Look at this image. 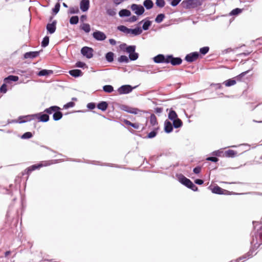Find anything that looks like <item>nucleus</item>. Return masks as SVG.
<instances>
[{"label":"nucleus","mask_w":262,"mask_h":262,"mask_svg":"<svg viewBox=\"0 0 262 262\" xmlns=\"http://www.w3.org/2000/svg\"><path fill=\"white\" fill-rule=\"evenodd\" d=\"M136 47V46H128L125 49V52L129 54V59L132 61L137 60L139 57L138 53L135 52Z\"/></svg>","instance_id":"obj_1"},{"label":"nucleus","mask_w":262,"mask_h":262,"mask_svg":"<svg viewBox=\"0 0 262 262\" xmlns=\"http://www.w3.org/2000/svg\"><path fill=\"white\" fill-rule=\"evenodd\" d=\"M182 60L180 57H174L172 55L166 56V63H170L172 66H178L182 63Z\"/></svg>","instance_id":"obj_2"},{"label":"nucleus","mask_w":262,"mask_h":262,"mask_svg":"<svg viewBox=\"0 0 262 262\" xmlns=\"http://www.w3.org/2000/svg\"><path fill=\"white\" fill-rule=\"evenodd\" d=\"M130 9L138 15L143 14L145 11L144 7L141 5L133 4L130 6Z\"/></svg>","instance_id":"obj_3"},{"label":"nucleus","mask_w":262,"mask_h":262,"mask_svg":"<svg viewBox=\"0 0 262 262\" xmlns=\"http://www.w3.org/2000/svg\"><path fill=\"white\" fill-rule=\"evenodd\" d=\"M93 49L88 47H84L81 50V53L88 59L93 56Z\"/></svg>","instance_id":"obj_4"},{"label":"nucleus","mask_w":262,"mask_h":262,"mask_svg":"<svg viewBox=\"0 0 262 262\" xmlns=\"http://www.w3.org/2000/svg\"><path fill=\"white\" fill-rule=\"evenodd\" d=\"M199 57V53L197 52H194L188 54L185 57V60L188 62H192L196 61Z\"/></svg>","instance_id":"obj_5"},{"label":"nucleus","mask_w":262,"mask_h":262,"mask_svg":"<svg viewBox=\"0 0 262 262\" xmlns=\"http://www.w3.org/2000/svg\"><path fill=\"white\" fill-rule=\"evenodd\" d=\"M186 8H196L202 5V2L201 0H186Z\"/></svg>","instance_id":"obj_6"},{"label":"nucleus","mask_w":262,"mask_h":262,"mask_svg":"<svg viewBox=\"0 0 262 262\" xmlns=\"http://www.w3.org/2000/svg\"><path fill=\"white\" fill-rule=\"evenodd\" d=\"M35 118L38 119V121L42 122H47L49 120V116L47 114H43L41 112L37 114H35Z\"/></svg>","instance_id":"obj_7"},{"label":"nucleus","mask_w":262,"mask_h":262,"mask_svg":"<svg viewBox=\"0 0 262 262\" xmlns=\"http://www.w3.org/2000/svg\"><path fill=\"white\" fill-rule=\"evenodd\" d=\"M259 239L262 238V227L257 231V233L255 235V238L253 237L252 240L251 242V244L254 245L255 246L257 245L259 246L261 243L258 242Z\"/></svg>","instance_id":"obj_8"},{"label":"nucleus","mask_w":262,"mask_h":262,"mask_svg":"<svg viewBox=\"0 0 262 262\" xmlns=\"http://www.w3.org/2000/svg\"><path fill=\"white\" fill-rule=\"evenodd\" d=\"M133 88L129 85H123L119 88L117 90L119 94H126L131 92Z\"/></svg>","instance_id":"obj_9"},{"label":"nucleus","mask_w":262,"mask_h":262,"mask_svg":"<svg viewBox=\"0 0 262 262\" xmlns=\"http://www.w3.org/2000/svg\"><path fill=\"white\" fill-rule=\"evenodd\" d=\"M57 20H54L52 23H48L47 25L46 28L47 32L49 34H53L56 29Z\"/></svg>","instance_id":"obj_10"},{"label":"nucleus","mask_w":262,"mask_h":262,"mask_svg":"<svg viewBox=\"0 0 262 262\" xmlns=\"http://www.w3.org/2000/svg\"><path fill=\"white\" fill-rule=\"evenodd\" d=\"M93 37L97 40L103 41L106 38L105 34L100 31H96L93 33Z\"/></svg>","instance_id":"obj_11"},{"label":"nucleus","mask_w":262,"mask_h":262,"mask_svg":"<svg viewBox=\"0 0 262 262\" xmlns=\"http://www.w3.org/2000/svg\"><path fill=\"white\" fill-rule=\"evenodd\" d=\"M122 110L133 114H138L139 110L137 108H134L127 105H123L121 107Z\"/></svg>","instance_id":"obj_12"},{"label":"nucleus","mask_w":262,"mask_h":262,"mask_svg":"<svg viewBox=\"0 0 262 262\" xmlns=\"http://www.w3.org/2000/svg\"><path fill=\"white\" fill-rule=\"evenodd\" d=\"M90 7L89 0H81L80 3V8L83 12L88 11Z\"/></svg>","instance_id":"obj_13"},{"label":"nucleus","mask_w":262,"mask_h":262,"mask_svg":"<svg viewBox=\"0 0 262 262\" xmlns=\"http://www.w3.org/2000/svg\"><path fill=\"white\" fill-rule=\"evenodd\" d=\"M40 53L39 51H31V52H26L24 55V57L25 59L30 58L33 59L34 58L37 57L39 56Z\"/></svg>","instance_id":"obj_14"},{"label":"nucleus","mask_w":262,"mask_h":262,"mask_svg":"<svg viewBox=\"0 0 262 262\" xmlns=\"http://www.w3.org/2000/svg\"><path fill=\"white\" fill-rule=\"evenodd\" d=\"M153 60L157 63H166V57H165L163 54H159L155 56Z\"/></svg>","instance_id":"obj_15"},{"label":"nucleus","mask_w":262,"mask_h":262,"mask_svg":"<svg viewBox=\"0 0 262 262\" xmlns=\"http://www.w3.org/2000/svg\"><path fill=\"white\" fill-rule=\"evenodd\" d=\"M34 114L27 115L25 116L20 117L19 118V123H25L27 121H31L32 120L35 119Z\"/></svg>","instance_id":"obj_16"},{"label":"nucleus","mask_w":262,"mask_h":262,"mask_svg":"<svg viewBox=\"0 0 262 262\" xmlns=\"http://www.w3.org/2000/svg\"><path fill=\"white\" fill-rule=\"evenodd\" d=\"M173 130L172 124L168 120L164 122V130L166 133H170Z\"/></svg>","instance_id":"obj_17"},{"label":"nucleus","mask_w":262,"mask_h":262,"mask_svg":"<svg viewBox=\"0 0 262 262\" xmlns=\"http://www.w3.org/2000/svg\"><path fill=\"white\" fill-rule=\"evenodd\" d=\"M179 180L181 183L186 186V187H187L191 182L189 179L187 178L183 174L179 175Z\"/></svg>","instance_id":"obj_18"},{"label":"nucleus","mask_w":262,"mask_h":262,"mask_svg":"<svg viewBox=\"0 0 262 262\" xmlns=\"http://www.w3.org/2000/svg\"><path fill=\"white\" fill-rule=\"evenodd\" d=\"M142 32V29L140 27H137L135 29H129L128 34H132L133 36H137L141 34Z\"/></svg>","instance_id":"obj_19"},{"label":"nucleus","mask_w":262,"mask_h":262,"mask_svg":"<svg viewBox=\"0 0 262 262\" xmlns=\"http://www.w3.org/2000/svg\"><path fill=\"white\" fill-rule=\"evenodd\" d=\"M69 73L70 75L74 77H80L82 75V72L80 70L74 69L70 70Z\"/></svg>","instance_id":"obj_20"},{"label":"nucleus","mask_w":262,"mask_h":262,"mask_svg":"<svg viewBox=\"0 0 262 262\" xmlns=\"http://www.w3.org/2000/svg\"><path fill=\"white\" fill-rule=\"evenodd\" d=\"M212 192L215 194H224V192L226 190L225 189H222L221 187H219V186H214L211 189Z\"/></svg>","instance_id":"obj_21"},{"label":"nucleus","mask_w":262,"mask_h":262,"mask_svg":"<svg viewBox=\"0 0 262 262\" xmlns=\"http://www.w3.org/2000/svg\"><path fill=\"white\" fill-rule=\"evenodd\" d=\"M60 109L56 110L53 114V118L55 121L59 120L62 117V113L60 111Z\"/></svg>","instance_id":"obj_22"},{"label":"nucleus","mask_w":262,"mask_h":262,"mask_svg":"<svg viewBox=\"0 0 262 262\" xmlns=\"http://www.w3.org/2000/svg\"><path fill=\"white\" fill-rule=\"evenodd\" d=\"M60 109V107L57 106H52L49 108H47L44 110L43 113H46L47 114H51L54 113L56 110Z\"/></svg>","instance_id":"obj_23"},{"label":"nucleus","mask_w":262,"mask_h":262,"mask_svg":"<svg viewBox=\"0 0 262 262\" xmlns=\"http://www.w3.org/2000/svg\"><path fill=\"white\" fill-rule=\"evenodd\" d=\"M108 107V104L106 101H101L98 103L97 108L102 111H105Z\"/></svg>","instance_id":"obj_24"},{"label":"nucleus","mask_w":262,"mask_h":262,"mask_svg":"<svg viewBox=\"0 0 262 262\" xmlns=\"http://www.w3.org/2000/svg\"><path fill=\"white\" fill-rule=\"evenodd\" d=\"M18 80V77L14 75H9L4 80L5 83H9L10 81H17Z\"/></svg>","instance_id":"obj_25"},{"label":"nucleus","mask_w":262,"mask_h":262,"mask_svg":"<svg viewBox=\"0 0 262 262\" xmlns=\"http://www.w3.org/2000/svg\"><path fill=\"white\" fill-rule=\"evenodd\" d=\"M129 60H130L129 59V57H128L125 55H121L117 59V61L119 63H127L129 62Z\"/></svg>","instance_id":"obj_26"},{"label":"nucleus","mask_w":262,"mask_h":262,"mask_svg":"<svg viewBox=\"0 0 262 262\" xmlns=\"http://www.w3.org/2000/svg\"><path fill=\"white\" fill-rule=\"evenodd\" d=\"M41 166V165H33L25 169V172H26L27 174H29L32 171L40 168Z\"/></svg>","instance_id":"obj_27"},{"label":"nucleus","mask_w":262,"mask_h":262,"mask_svg":"<svg viewBox=\"0 0 262 262\" xmlns=\"http://www.w3.org/2000/svg\"><path fill=\"white\" fill-rule=\"evenodd\" d=\"M225 155L226 157L233 158L237 155V152L232 149H229L225 151Z\"/></svg>","instance_id":"obj_28"},{"label":"nucleus","mask_w":262,"mask_h":262,"mask_svg":"<svg viewBox=\"0 0 262 262\" xmlns=\"http://www.w3.org/2000/svg\"><path fill=\"white\" fill-rule=\"evenodd\" d=\"M150 124L154 127H158L157 118L154 114H151L150 116Z\"/></svg>","instance_id":"obj_29"},{"label":"nucleus","mask_w":262,"mask_h":262,"mask_svg":"<svg viewBox=\"0 0 262 262\" xmlns=\"http://www.w3.org/2000/svg\"><path fill=\"white\" fill-rule=\"evenodd\" d=\"M53 73L52 70H42L40 71L38 73V75L39 76H45L47 75H49L52 74Z\"/></svg>","instance_id":"obj_30"},{"label":"nucleus","mask_w":262,"mask_h":262,"mask_svg":"<svg viewBox=\"0 0 262 262\" xmlns=\"http://www.w3.org/2000/svg\"><path fill=\"white\" fill-rule=\"evenodd\" d=\"M120 17H128L131 15L130 11L127 9H122L119 12Z\"/></svg>","instance_id":"obj_31"},{"label":"nucleus","mask_w":262,"mask_h":262,"mask_svg":"<svg viewBox=\"0 0 262 262\" xmlns=\"http://www.w3.org/2000/svg\"><path fill=\"white\" fill-rule=\"evenodd\" d=\"M143 5L146 9L149 10L152 8L154 4L151 0H145Z\"/></svg>","instance_id":"obj_32"},{"label":"nucleus","mask_w":262,"mask_h":262,"mask_svg":"<svg viewBox=\"0 0 262 262\" xmlns=\"http://www.w3.org/2000/svg\"><path fill=\"white\" fill-rule=\"evenodd\" d=\"M236 81V79H234V78H232V79H229L225 81L223 83L226 86H232V85H234V84H235Z\"/></svg>","instance_id":"obj_33"},{"label":"nucleus","mask_w":262,"mask_h":262,"mask_svg":"<svg viewBox=\"0 0 262 262\" xmlns=\"http://www.w3.org/2000/svg\"><path fill=\"white\" fill-rule=\"evenodd\" d=\"M114 54L112 52L107 53L105 55V58L107 62H112L114 60Z\"/></svg>","instance_id":"obj_34"},{"label":"nucleus","mask_w":262,"mask_h":262,"mask_svg":"<svg viewBox=\"0 0 262 262\" xmlns=\"http://www.w3.org/2000/svg\"><path fill=\"white\" fill-rule=\"evenodd\" d=\"M168 118L172 121L178 119V115L176 112L173 110H170L168 114Z\"/></svg>","instance_id":"obj_35"},{"label":"nucleus","mask_w":262,"mask_h":262,"mask_svg":"<svg viewBox=\"0 0 262 262\" xmlns=\"http://www.w3.org/2000/svg\"><path fill=\"white\" fill-rule=\"evenodd\" d=\"M172 121H173V124H172L173 126L176 128L180 127L181 126H182V124H183L182 121L179 118L173 120Z\"/></svg>","instance_id":"obj_36"},{"label":"nucleus","mask_w":262,"mask_h":262,"mask_svg":"<svg viewBox=\"0 0 262 262\" xmlns=\"http://www.w3.org/2000/svg\"><path fill=\"white\" fill-rule=\"evenodd\" d=\"M158 129H159V127H154L153 130L148 134L147 138L151 139V138H153L155 137H156V136L157 134V130Z\"/></svg>","instance_id":"obj_37"},{"label":"nucleus","mask_w":262,"mask_h":262,"mask_svg":"<svg viewBox=\"0 0 262 262\" xmlns=\"http://www.w3.org/2000/svg\"><path fill=\"white\" fill-rule=\"evenodd\" d=\"M103 90L108 93H111L114 91V88L111 85H105L103 87Z\"/></svg>","instance_id":"obj_38"},{"label":"nucleus","mask_w":262,"mask_h":262,"mask_svg":"<svg viewBox=\"0 0 262 262\" xmlns=\"http://www.w3.org/2000/svg\"><path fill=\"white\" fill-rule=\"evenodd\" d=\"M79 12V9L77 7H71L70 8L68 13L70 14H77Z\"/></svg>","instance_id":"obj_39"},{"label":"nucleus","mask_w":262,"mask_h":262,"mask_svg":"<svg viewBox=\"0 0 262 262\" xmlns=\"http://www.w3.org/2000/svg\"><path fill=\"white\" fill-rule=\"evenodd\" d=\"M151 25V21L149 20H145L142 26V30H147Z\"/></svg>","instance_id":"obj_40"},{"label":"nucleus","mask_w":262,"mask_h":262,"mask_svg":"<svg viewBox=\"0 0 262 262\" xmlns=\"http://www.w3.org/2000/svg\"><path fill=\"white\" fill-rule=\"evenodd\" d=\"M81 29L86 33L90 32L91 30L90 26L89 24H83L81 26Z\"/></svg>","instance_id":"obj_41"},{"label":"nucleus","mask_w":262,"mask_h":262,"mask_svg":"<svg viewBox=\"0 0 262 262\" xmlns=\"http://www.w3.org/2000/svg\"><path fill=\"white\" fill-rule=\"evenodd\" d=\"M79 18L78 16H73L70 19V23L71 25H76L78 23Z\"/></svg>","instance_id":"obj_42"},{"label":"nucleus","mask_w":262,"mask_h":262,"mask_svg":"<svg viewBox=\"0 0 262 262\" xmlns=\"http://www.w3.org/2000/svg\"><path fill=\"white\" fill-rule=\"evenodd\" d=\"M49 43V37L46 36L43 37L42 41H41V46L42 47H46L48 46Z\"/></svg>","instance_id":"obj_43"},{"label":"nucleus","mask_w":262,"mask_h":262,"mask_svg":"<svg viewBox=\"0 0 262 262\" xmlns=\"http://www.w3.org/2000/svg\"><path fill=\"white\" fill-rule=\"evenodd\" d=\"M250 70H247L245 72H242V73H241L240 74H239L238 75L236 76L234 78L237 80V81H241L243 77L244 76H245Z\"/></svg>","instance_id":"obj_44"},{"label":"nucleus","mask_w":262,"mask_h":262,"mask_svg":"<svg viewBox=\"0 0 262 262\" xmlns=\"http://www.w3.org/2000/svg\"><path fill=\"white\" fill-rule=\"evenodd\" d=\"M117 29L119 30L120 31H121L126 34H128V32L129 28H127L126 27L121 25L117 27Z\"/></svg>","instance_id":"obj_45"},{"label":"nucleus","mask_w":262,"mask_h":262,"mask_svg":"<svg viewBox=\"0 0 262 262\" xmlns=\"http://www.w3.org/2000/svg\"><path fill=\"white\" fill-rule=\"evenodd\" d=\"M165 15L164 14H158L155 19V21L157 23H160L163 21Z\"/></svg>","instance_id":"obj_46"},{"label":"nucleus","mask_w":262,"mask_h":262,"mask_svg":"<svg viewBox=\"0 0 262 262\" xmlns=\"http://www.w3.org/2000/svg\"><path fill=\"white\" fill-rule=\"evenodd\" d=\"M106 13L111 16H114L116 14V10L113 8H110L106 10Z\"/></svg>","instance_id":"obj_47"},{"label":"nucleus","mask_w":262,"mask_h":262,"mask_svg":"<svg viewBox=\"0 0 262 262\" xmlns=\"http://www.w3.org/2000/svg\"><path fill=\"white\" fill-rule=\"evenodd\" d=\"M209 48L208 47H204L201 48L200 49V53L201 54L204 55L206 54L209 52Z\"/></svg>","instance_id":"obj_48"},{"label":"nucleus","mask_w":262,"mask_h":262,"mask_svg":"<svg viewBox=\"0 0 262 262\" xmlns=\"http://www.w3.org/2000/svg\"><path fill=\"white\" fill-rule=\"evenodd\" d=\"M60 5L59 3H57L55 4L54 8L52 9L53 13L54 14H56L58 13L60 10Z\"/></svg>","instance_id":"obj_49"},{"label":"nucleus","mask_w":262,"mask_h":262,"mask_svg":"<svg viewBox=\"0 0 262 262\" xmlns=\"http://www.w3.org/2000/svg\"><path fill=\"white\" fill-rule=\"evenodd\" d=\"M242 10L239 8H236L232 10L230 13L231 15H236L241 13Z\"/></svg>","instance_id":"obj_50"},{"label":"nucleus","mask_w":262,"mask_h":262,"mask_svg":"<svg viewBox=\"0 0 262 262\" xmlns=\"http://www.w3.org/2000/svg\"><path fill=\"white\" fill-rule=\"evenodd\" d=\"M187 187H188L189 189H191L194 191H196L198 190V187L195 184H194L192 182L190 183V184Z\"/></svg>","instance_id":"obj_51"},{"label":"nucleus","mask_w":262,"mask_h":262,"mask_svg":"<svg viewBox=\"0 0 262 262\" xmlns=\"http://www.w3.org/2000/svg\"><path fill=\"white\" fill-rule=\"evenodd\" d=\"M156 4L157 6L163 8L165 6V3L164 0H156Z\"/></svg>","instance_id":"obj_52"},{"label":"nucleus","mask_w":262,"mask_h":262,"mask_svg":"<svg viewBox=\"0 0 262 262\" xmlns=\"http://www.w3.org/2000/svg\"><path fill=\"white\" fill-rule=\"evenodd\" d=\"M32 137V134L31 132H26L24 133L22 136V139H29Z\"/></svg>","instance_id":"obj_53"},{"label":"nucleus","mask_w":262,"mask_h":262,"mask_svg":"<svg viewBox=\"0 0 262 262\" xmlns=\"http://www.w3.org/2000/svg\"><path fill=\"white\" fill-rule=\"evenodd\" d=\"M75 105V103L73 102H69L67 104H64L63 106V108L65 109H67L70 107H73Z\"/></svg>","instance_id":"obj_54"},{"label":"nucleus","mask_w":262,"mask_h":262,"mask_svg":"<svg viewBox=\"0 0 262 262\" xmlns=\"http://www.w3.org/2000/svg\"><path fill=\"white\" fill-rule=\"evenodd\" d=\"M7 91V85L5 83H4L0 88V92L3 93H6Z\"/></svg>","instance_id":"obj_55"},{"label":"nucleus","mask_w":262,"mask_h":262,"mask_svg":"<svg viewBox=\"0 0 262 262\" xmlns=\"http://www.w3.org/2000/svg\"><path fill=\"white\" fill-rule=\"evenodd\" d=\"M76 66L78 68H83L86 66V64L81 61H78L76 63Z\"/></svg>","instance_id":"obj_56"},{"label":"nucleus","mask_w":262,"mask_h":262,"mask_svg":"<svg viewBox=\"0 0 262 262\" xmlns=\"http://www.w3.org/2000/svg\"><path fill=\"white\" fill-rule=\"evenodd\" d=\"M206 160L210 161L213 162H216L219 161V159L215 157H210L206 158Z\"/></svg>","instance_id":"obj_57"},{"label":"nucleus","mask_w":262,"mask_h":262,"mask_svg":"<svg viewBox=\"0 0 262 262\" xmlns=\"http://www.w3.org/2000/svg\"><path fill=\"white\" fill-rule=\"evenodd\" d=\"M95 107H96L95 103H93V102L89 103L87 104V107L90 110H93V109L95 108Z\"/></svg>","instance_id":"obj_58"},{"label":"nucleus","mask_w":262,"mask_h":262,"mask_svg":"<svg viewBox=\"0 0 262 262\" xmlns=\"http://www.w3.org/2000/svg\"><path fill=\"white\" fill-rule=\"evenodd\" d=\"M181 0H172L171 2V5L173 7L177 6Z\"/></svg>","instance_id":"obj_59"},{"label":"nucleus","mask_w":262,"mask_h":262,"mask_svg":"<svg viewBox=\"0 0 262 262\" xmlns=\"http://www.w3.org/2000/svg\"><path fill=\"white\" fill-rule=\"evenodd\" d=\"M201 171V167L200 166H197L193 168V171L195 174L199 173Z\"/></svg>","instance_id":"obj_60"},{"label":"nucleus","mask_w":262,"mask_h":262,"mask_svg":"<svg viewBox=\"0 0 262 262\" xmlns=\"http://www.w3.org/2000/svg\"><path fill=\"white\" fill-rule=\"evenodd\" d=\"M119 48L122 51L125 52V49L127 48V46L126 43H123L119 46Z\"/></svg>","instance_id":"obj_61"},{"label":"nucleus","mask_w":262,"mask_h":262,"mask_svg":"<svg viewBox=\"0 0 262 262\" xmlns=\"http://www.w3.org/2000/svg\"><path fill=\"white\" fill-rule=\"evenodd\" d=\"M138 19V17L136 16L133 15L129 18V22H135L137 21Z\"/></svg>","instance_id":"obj_62"},{"label":"nucleus","mask_w":262,"mask_h":262,"mask_svg":"<svg viewBox=\"0 0 262 262\" xmlns=\"http://www.w3.org/2000/svg\"><path fill=\"white\" fill-rule=\"evenodd\" d=\"M195 184L198 185H202L204 183V181L202 179H196L194 181Z\"/></svg>","instance_id":"obj_63"},{"label":"nucleus","mask_w":262,"mask_h":262,"mask_svg":"<svg viewBox=\"0 0 262 262\" xmlns=\"http://www.w3.org/2000/svg\"><path fill=\"white\" fill-rule=\"evenodd\" d=\"M130 126L133 127L135 129H138L139 128V124L138 123H132Z\"/></svg>","instance_id":"obj_64"}]
</instances>
